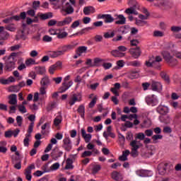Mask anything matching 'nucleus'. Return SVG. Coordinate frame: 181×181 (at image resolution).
<instances>
[{
	"label": "nucleus",
	"instance_id": "ea45409f",
	"mask_svg": "<svg viewBox=\"0 0 181 181\" xmlns=\"http://www.w3.org/2000/svg\"><path fill=\"white\" fill-rule=\"evenodd\" d=\"M153 60H154V57H150L148 60L146 61L145 66H146V67H153Z\"/></svg>",
	"mask_w": 181,
	"mask_h": 181
},
{
	"label": "nucleus",
	"instance_id": "5701e85b",
	"mask_svg": "<svg viewBox=\"0 0 181 181\" xmlns=\"http://www.w3.org/2000/svg\"><path fill=\"white\" fill-rule=\"evenodd\" d=\"M95 12V8L94 7L89 6L83 8L84 15L88 16L94 13Z\"/></svg>",
	"mask_w": 181,
	"mask_h": 181
},
{
	"label": "nucleus",
	"instance_id": "f03ea898",
	"mask_svg": "<svg viewBox=\"0 0 181 181\" xmlns=\"http://www.w3.org/2000/svg\"><path fill=\"white\" fill-rule=\"evenodd\" d=\"M62 8L61 9V13H62L64 16L74 13V8H73V6H71L70 3L69 2L66 3V0H62Z\"/></svg>",
	"mask_w": 181,
	"mask_h": 181
},
{
	"label": "nucleus",
	"instance_id": "49530a36",
	"mask_svg": "<svg viewBox=\"0 0 181 181\" xmlns=\"http://www.w3.org/2000/svg\"><path fill=\"white\" fill-rule=\"evenodd\" d=\"M31 134H25V137L23 140L24 146H29V141L30 139Z\"/></svg>",
	"mask_w": 181,
	"mask_h": 181
},
{
	"label": "nucleus",
	"instance_id": "9d476101",
	"mask_svg": "<svg viewBox=\"0 0 181 181\" xmlns=\"http://www.w3.org/2000/svg\"><path fill=\"white\" fill-rule=\"evenodd\" d=\"M62 156H63V151L59 148H54L51 152V157L54 160H57Z\"/></svg>",
	"mask_w": 181,
	"mask_h": 181
},
{
	"label": "nucleus",
	"instance_id": "37998d69",
	"mask_svg": "<svg viewBox=\"0 0 181 181\" xmlns=\"http://www.w3.org/2000/svg\"><path fill=\"white\" fill-rule=\"evenodd\" d=\"M101 170V165H95L93 166L92 169V172L93 175H95L96 173H98Z\"/></svg>",
	"mask_w": 181,
	"mask_h": 181
},
{
	"label": "nucleus",
	"instance_id": "b1692460",
	"mask_svg": "<svg viewBox=\"0 0 181 181\" xmlns=\"http://www.w3.org/2000/svg\"><path fill=\"white\" fill-rule=\"evenodd\" d=\"M111 177L115 181H122V175L117 171H113L112 173Z\"/></svg>",
	"mask_w": 181,
	"mask_h": 181
},
{
	"label": "nucleus",
	"instance_id": "4c0bfd02",
	"mask_svg": "<svg viewBox=\"0 0 181 181\" xmlns=\"http://www.w3.org/2000/svg\"><path fill=\"white\" fill-rule=\"evenodd\" d=\"M35 71L37 74H45L46 73V68L45 66H36Z\"/></svg>",
	"mask_w": 181,
	"mask_h": 181
},
{
	"label": "nucleus",
	"instance_id": "864d4df0",
	"mask_svg": "<svg viewBox=\"0 0 181 181\" xmlns=\"http://www.w3.org/2000/svg\"><path fill=\"white\" fill-rule=\"evenodd\" d=\"M18 111H20V112H22V114H26V112H28V110H26V107L23 105H18Z\"/></svg>",
	"mask_w": 181,
	"mask_h": 181
},
{
	"label": "nucleus",
	"instance_id": "cd10ccee",
	"mask_svg": "<svg viewBox=\"0 0 181 181\" xmlns=\"http://www.w3.org/2000/svg\"><path fill=\"white\" fill-rule=\"evenodd\" d=\"M62 50L61 52H63V54L67 52H70V50H73L74 49V45H64L61 47Z\"/></svg>",
	"mask_w": 181,
	"mask_h": 181
},
{
	"label": "nucleus",
	"instance_id": "1a4fd4ad",
	"mask_svg": "<svg viewBox=\"0 0 181 181\" xmlns=\"http://www.w3.org/2000/svg\"><path fill=\"white\" fill-rule=\"evenodd\" d=\"M71 22H73V18L68 16L64 18L62 21H58L57 26L59 28H62L63 26H69Z\"/></svg>",
	"mask_w": 181,
	"mask_h": 181
},
{
	"label": "nucleus",
	"instance_id": "f257e3e1",
	"mask_svg": "<svg viewBox=\"0 0 181 181\" xmlns=\"http://www.w3.org/2000/svg\"><path fill=\"white\" fill-rule=\"evenodd\" d=\"M16 53L12 52L9 57H4L3 60L5 62V66L8 71H12L16 67Z\"/></svg>",
	"mask_w": 181,
	"mask_h": 181
},
{
	"label": "nucleus",
	"instance_id": "393cba45",
	"mask_svg": "<svg viewBox=\"0 0 181 181\" xmlns=\"http://www.w3.org/2000/svg\"><path fill=\"white\" fill-rule=\"evenodd\" d=\"M168 5V1L165 0H154L153 6H158L160 8L162 6H166Z\"/></svg>",
	"mask_w": 181,
	"mask_h": 181
},
{
	"label": "nucleus",
	"instance_id": "2f4dec72",
	"mask_svg": "<svg viewBox=\"0 0 181 181\" xmlns=\"http://www.w3.org/2000/svg\"><path fill=\"white\" fill-rule=\"evenodd\" d=\"M103 18L105 23H112L114 22V17L111 14H105Z\"/></svg>",
	"mask_w": 181,
	"mask_h": 181
},
{
	"label": "nucleus",
	"instance_id": "423d86ee",
	"mask_svg": "<svg viewBox=\"0 0 181 181\" xmlns=\"http://www.w3.org/2000/svg\"><path fill=\"white\" fill-rule=\"evenodd\" d=\"M162 56L163 57L164 60H165L167 63H169L170 66H175V64H177V60L173 58V56L170 54V52L163 51L162 52Z\"/></svg>",
	"mask_w": 181,
	"mask_h": 181
},
{
	"label": "nucleus",
	"instance_id": "c9c22d12",
	"mask_svg": "<svg viewBox=\"0 0 181 181\" xmlns=\"http://www.w3.org/2000/svg\"><path fill=\"white\" fill-rule=\"evenodd\" d=\"M124 12L125 13H127V15H138V11H136L134 7L126 9Z\"/></svg>",
	"mask_w": 181,
	"mask_h": 181
},
{
	"label": "nucleus",
	"instance_id": "473e14b6",
	"mask_svg": "<svg viewBox=\"0 0 181 181\" xmlns=\"http://www.w3.org/2000/svg\"><path fill=\"white\" fill-rule=\"evenodd\" d=\"M127 77L131 80H134L139 77V74L137 71H129L127 73Z\"/></svg>",
	"mask_w": 181,
	"mask_h": 181
},
{
	"label": "nucleus",
	"instance_id": "5fc2aeb1",
	"mask_svg": "<svg viewBox=\"0 0 181 181\" xmlns=\"http://www.w3.org/2000/svg\"><path fill=\"white\" fill-rule=\"evenodd\" d=\"M160 76L162 78H163L166 81V83H170V79L169 78V76H168V74H166L165 72H162L160 74Z\"/></svg>",
	"mask_w": 181,
	"mask_h": 181
},
{
	"label": "nucleus",
	"instance_id": "c85d7f7f",
	"mask_svg": "<svg viewBox=\"0 0 181 181\" xmlns=\"http://www.w3.org/2000/svg\"><path fill=\"white\" fill-rule=\"evenodd\" d=\"M62 121H63V117H62V115L59 114L54 119V127H59V125L62 124Z\"/></svg>",
	"mask_w": 181,
	"mask_h": 181
},
{
	"label": "nucleus",
	"instance_id": "8fccbe9b",
	"mask_svg": "<svg viewBox=\"0 0 181 181\" xmlns=\"http://www.w3.org/2000/svg\"><path fill=\"white\" fill-rule=\"evenodd\" d=\"M139 139L140 141H144L145 139V134L140 132L136 134V140Z\"/></svg>",
	"mask_w": 181,
	"mask_h": 181
},
{
	"label": "nucleus",
	"instance_id": "a19ab883",
	"mask_svg": "<svg viewBox=\"0 0 181 181\" xmlns=\"http://www.w3.org/2000/svg\"><path fill=\"white\" fill-rule=\"evenodd\" d=\"M153 36H154V37H163L165 33L162 31L156 30L153 32Z\"/></svg>",
	"mask_w": 181,
	"mask_h": 181
},
{
	"label": "nucleus",
	"instance_id": "6e6552de",
	"mask_svg": "<svg viewBox=\"0 0 181 181\" xmlns=\"http://www.w3.org/2000/svg\"><path fill=\"white\" fill-rule=\"evenodd\" d=\"M83 98V95L81 93H74L71 95L70 100L69 101V105H74L76 103H80Z\"/></svg>",
	"mask_w": 181,
	"mask_h": 181
},
{
	"label": "nucleus",
	"instance_id": "2eb2a0df",
	"mask_svg": "<svg viewBox=\"0 0 181 181\" xmlns=\"http://www.w3.org/2000/svg\"><path fill=\"white\" fill-rule=\"evenodd\" d=\"M63 143V148L65 149V151H67L68 152L71 151L73 146L71 145V140H70V138L66 137L64 139Z\"/></svg>",
	"mask_w": 181,
	"mask_h": 181
},
{
	"label": "nucleus",
	"instance_id": "20e7f679",
	"mask_svg": "<svg viewBox=\"0 0 181 181\" xmlns=\"http://www.w3.org/2000/svg\"><path fill=\"white\" fill-rule=\"evenodd\" d=\"M131 148H132V151H131V155L134 158H136L138 156V149L142 146V143H141L139 141L135 139L132 140L130 144H129Z\"/></svg>",
	"mask_w": 181,
	"mask_h": 181
},
{
	"label": "nucleus",
	"instance_id": "052dcab7",
	"mask_svg": "<svg viewBox=\"0 0 181 181\" xmlns=\"http://www.w3.org/2000/svg\"><path fill=\"white\" fill-rule=\"evenodd\" d=\"M98 86H100V83H95L90 84V86H88V87L90 88V90L95 91Z\"/></svg>",
	"mask_w": 181,
	"mask_h": 181
},
{
	"label": "nucleus",
	"instance_id": "aec40b11",
	"mask_svg": "<svg viewBox=\"0 0 181 181\" xmlns=\"http://www.w3.org/2000/svg\"><path fill=\"white\" fill-rule=\"evenodd\" d=\"M127 23V18L124 15H118L116 18L115 24L116 25H125Z\"/></svg>",
	"mask_w": 181,
	"mask_h": 181
},
{
	"label": "nucleus",
	"instance_id": "bf43d9fd",
	"mask_svg": "<svg viewBox=\"0 0 181 181\" xmlns=\"http://www.w3.org/2000/svg\"><path fill=\"white\" fill-rule=\"evenodd\" d=\"M16 121L18 127H22V122H23V117L21 116H17Z\"/></svg>",
	"mask_w": 181,
	"mask_h": 181
},
{
	"label": "nucleus",
	"instance_id": "a878e982",
	"mask_svg": "<svg viewBox=\"0 0 181 181\" xmlns=\"http://www.w3.org/2000/svg\"><path fill=\"white\" fill-rule=\"evenodd\" d=\"M131 153V151L129 150H125L122 152V155L119 157V160H120L122 162H125V160H128V156Z\"/></svg>",
	"mask_w": 181,
	"mask_h": 181
},
{
	"label": "nucleus",
	"instance_id": "79ce46f5",
	"mask_svg": "<svg viewBox=\"0 0 181 181\" xmlns=\"http://www.w3.org/2000/svg\"><path fill=\"white\" fill-rule=\"evenodd\" d=\"M59 168H60L59 163H55L50 166V170H52V172H54L55 170H57Z\"/></svg>",
	"mask_w": 181,
	"mask_h": 181
},
{
	"label": "nucleus",
	"instance_id": "a18cd8bd",
	"mask_svg": "<svg viewBox=\"0 0 181 181\" xmlns=\"http://www.w3.org/2000/svg\"><path fill=\"white\" fill-rule=\"evenodd\" d=\"M65 169H73V161L71 159L68 158L66 160V165L65 166Z\"/></svg>",
	"mask_w": 181,
	"mask_h": 181
},
{
	"label": "nucleus",
	"instance_id": "de8ad7c7",
	"mask_svg": "<svg viewBox=\"0 0 181 181\" xmlns=\"http://www.w3.org/2000/svg\"><path fill=\"white\" fill-rule=\"evenodd\" d=\"M79 26H80V20H77L72 23L70 28L71 29H76V28H78Z\"/></svg>",
	"mask_w": 181,
	"mask_h": 181
},
{
	"label": "nucleus",
	"instance_id": "c756f323",
	"mask_svg": "<svg viewBox=\"0 0 181 181\" xmlns=\"http://www.w3.org/2000/svg\"><path fill=\"white\" fill-rule=\"evenodd\" d=\"M37 16L40 18V19H42V21H46V19H50V18H52V13H39L37 14Z\"/></svg>",
	"mask_w": 181,
	"mask_h": 181
},
{
	"label": "nucleus",
	"instance_id": "72a5a7b5",
	"mask_svg": "<svg viewBox=\"0 0 181 181\" xmlns=\"http://www.w3.org/2000/svg\"><path fill=\"white\" fill-rule=\"evenodd\" d=\"M83 53H87V47L81 46L76 49V54L78 56H81Z\"/></svg>",
	"mask_w": 181,
	"mask_h": 181
},
{
	"label": "nucleus",
	"instance_id": "bb28decb",
	"mask_svg": "<svg viewBox=\"0 0 181 181\" xmlns=\"http://www.w3.org/2000/svg\"><path fill=\"white\" fill-rule=\"evenodd\" d=\"M9 98V104L11 105H16L18 104V96L16 94H13L8 97Z\"/></svg>",
	"mask_w": 181,
	"mask_h": 181
},
{
	"label": "nucleus",
	"instance_id": "13d9d810",
	"mask_svg": "<svg viewBox=\"0 0 181 181\" xmlns=\"http://www.w3.org/2000/svg\"><path fill=\"white\" fill-rule=\"evenodd\" d=\"M151 120L149 119H146V120H144L143 124L141 125V127L143 128H149V127H151Z\"/></svg>",
	"mask_w": 181,
	"mask_h": 181
},
{
	"label": "nucleus",
	"instance_id": "f704fd0d",
	"mask_svg": "<svg viewBox=\"0 0 181 181\" xmlns=\"http://www.w3.org/2000/svg\"><path fill=\"white\" fill-rule=\"evenodd\" d=\"M49 84H50V79H49L48 76H45L41 80V86H42V87H47Z\"/></svg>",
	"mask_w": 181,
	"mask_h": 181
},
{
	"label": "nucleus",
	"instance_id": "9b49d317",
	"mask_svg": "<svg viewBox=\"0 0 181 181\" xmlns=\"http://www.w3.org/2000/svg\"><path fill=\"white\" fill-rule=\"evenodd\" d=\"M62 67H63V63L59 61L53 65H51L49 68L48 71L49 74H54V71H56V70H57L58 69H62Z\"/></svg>",
	"mask_w": 181,
	"mask_h": 181
},
{
	"label": "nucleus",
	"instance_id": "09e8293b",
	"mask_svg": "<svg viewBox=\"0 0 181 181\" xmlns=\"http://www.w3.org/2000/svg\"><path fill=\"white\" fill-rule=\"evenodd\" d=\"M97 95H95L93 98V100L90 101V103H89V108H93L94 107V105H95V104H97Z\"/></svg>",
	"mask_w": 181,
	"mask_h": 181
},
{
	"label": "nucleus",
	"instance_id": "58836bf2",
	"mask_svg": "<svg viewBox=\"0 0 181 181\" xmlns=\"http://www.w3.org/2000/svg\"><path fill=\"white\" fill-rule=\"evenodd\" d=\"M153 139V144H158V139H162L163 138V136L160 135V134H156V135H153L152 137Z\"/></svg>",
	"mask_w": 181,
	"mask_h": 181
},
{
	"label": "nucleus",
	"instance_id": "4be33fe9",
	"mask_svg": "<svg viewBox=\"0 0 181 181\" xmlns=\"http://www.w3.org/2000/svg\"><path fill=\"white\" fill-rule=\"evenodd\" d=\"M81 134L86 144H88L90 141H91L92 136L90 134H87V132H86V129H81Z\"/></svg>",
	"mask_w": 181,
	"mask_h": 181
},
{
	"label": "nucleus",
	"instance_id": "412c9836",
	"mask_svg": "<svg viewBox=\"0 0 181 181\" xmlns=\"http://www.w3.org/2000/svg\"><path fill=\"white\" fill-rule=\"evenodd\" d=\"M160 62H162V57H160V56L154 57V59H153V67H155V69H160Z\"/></svg>",
	"mask_w": 181,
	"mask_h": 181
},
{
	"label": "nucleus",
	"instance_id": "0e129e2a",
	"mask_svg": "<svg viewBox=\"0 0 181 181\" xmlns=\"http://www.w3.org/2000/svg\"><path fill=\"white\" fill-rule=\"evenodd\" d=\"M114 36H115V33H114V31L110 33H106L104 35V37H105V39H110V37H114Z\"/></svg>",
	"mask_w": 181,
	"mask_h": 181
},
{
	"label": "nucleus",
	"instance_id": "f3484780",
	"mask_svg": "<svg viewBox=\"0 0 181 181\" xmlns=\"http://www.w3.org/2000/svg\"><path fill=\"white\" fill-rule=\"evenodd\" d=\"M129 53L132 54V56L134 59H138L139 56H141V48L140 47H136V48H132L129 49Z\"/></svg>",
	"mask_w": 181,
	"mask_h": 181
},
{
	"label": "nucleus",
	"instance_id": "603ef678",
	"mask_svg": "<svg viewBox=\"0 0 181 181\" xmlns=\"http://www.w3.org/2000/svg\"><path fill=\"white\" fill-rule=\"evenodd\" d=\"M136 25H137V26H144V25H146V21H144V20H139L138 18H136Z\"/></svg>",
	"mask_w": 181,
	"mask_h": 181
},
{
	"label": "nucleus",
	"instance_id": "39448f33",
	"mask_svg": "<svg viewBox=\"0 0 181 181\" xmlns=\"http://www.w3.org/2000/svg\"><path fill=\"white\" fill-rule=\"evenodd\" d=\"M128 50V48L125 46H119L117 49H114L111 52L112 56L114 57H125V52Z\"/></svg>",
	"mask_w": 181,
	"mask_h": 181
},
{
	"label": "nucleus",
	"instance_id": "6e6d98bb",
	"mask_svg": "<svg viewBox=\"0 0 181 181\" xmlns=\"http://www.w3.org/2000/svg\"><path fill=\"white\" fill-rule=\"evenodd\" d=\"M180 30H181L180 26L173 25L171 27V32H173L174 33H177V32H180Z\"/></svg>",
	"mask_w": 181,
	"mask_h": 181
},
{
	"label": "nucleus",
	"instance_id": "4468645a",
	"mask_svg": "<svg viewBox=\"0 0 181 181\" xmlns=\"http://www.w3.org/2000/svg\"><path fill=\"white\" fill-rule=\"evenodd\" d=\"M169 107L163 105H160L157 107V112L160 114L161 115H166V114L169 113Z\"/></svg>",
	"mask_w": 181,
	"mask_h": 181
},
{
	"label": "nucleus",
	"instance_id": "680f3d73",
	"mask_svg": "<svg viewBox=\"0 0 181 181\" xmlns=\"http://www.w3.org/2000/svg\"><path fill=\"white\" fill-rule=\"evenodd\" d=\"M118 136H119V141L120 142V145L123 146L124 144H125V136L121 134V133L119 134Z\"/></svg>",
	"mask_w": 181,
	"mask_h": 181
},
{
	"label": "nucleus",
	"instance_id": "a211bd4d",
	"mask_svg": "<svg viewBox=\"0 0 181 181\" xmlns=\"http://www.w3.org/2000/svg\"><path fill=\"white\" fill-rule=\"evenodd\" d=\"M73 81H69V83L67 82H64L62 83V86L61 88H59V93H66L67 90H69V87H71L73 86Z\"/></svg>",
	"mask_w": 181,
	"mask_h": 181
},
{
	"label": "nucleus",
	"instance_id": "774afa93",
	"mask_svg": "<svg viewBox=\"0 0 181 181\" xmlns=\"http://www.w3.org/2000/svg\"><path fill=\"white\" fill-rule=\"evenodd\" d=\"M101 62H103V59H101L100 58H95L94 61H93V66H100V63H101Z\"/></svg>",
	"mask_w": 181,
	"mask_h": 181
},
{
	"label": "nucleus",
	"instance_id": "e2e57ef3",
	"mask_svg": "<svg viewBox=\"0 0 181 181\" xmlns=\"http://www.w3.org/2000/svg\"><path fill=\"white\" fill-rule=\"evenodd\" d=\"M67 35V32L58 33L57 37L58 39H64V37H66Z\"/></svg>",
	"mask_w": 181,
	"mask_h": 181
},
{
	"label": "nucleus",
	"instance_id": "3c124183",
	"mask_svg": "<svg viewBox=\"0 0 181 181\" xmlns=\"http://www.w3.org/2000/svg\"><path fill=\"white\" fill-rule=\"evenodd\" d=\"M6 30H8L9 32H15L16 30V27H15L14 24L8 25L6 27Z\"/></svg>",
	"mask_w": 181,
	"mask_h": 181
},
{
	"label": "nucleus",
	"instance_id": "f8f14e48",
	"mask_svg": "<svg viewBox=\"0 0 181 181\" xmlns=\"http://www.w3.org/2000/svg\"><path fill=\"white\" fill-rule=\"evenodd\" d=\"M137 176L140 177H151L153 175L152 171L148 170H140L136 171Z\"/></svg>",
	"mask_w": 181,
	"mask_h": 181
},
{
	"label": "nucleus",
	"instance_id": "6ab92c4d",
	"mask_svg": "<svg viewBox=\"0 0 181 181\" xmlns=\"http://www.w3.org/2000/svg\"><path fill=\"white\" fill-rule=\"evenodd\" d=\"M151 90L157 93H160V91H162V83H160V82H153L151 84Z\"/></svg>",
	"mask_w": 181,
	"mask_h": 181
},
{
	"label": "nucleus",
	"instance_id": "ddd939ff",
	"mask_svg": "<svg viewBox=\"0 0 181 181\" xmlns=\"http://www.w3.org/2000/svg\"><path fill=\"white\" fill-rule=\"evenodd\" d=\"M35 164H31L30 166H28L25 169V172L24 175H25L27 180H28V181L32 180V170H33V169H35Z\"/></svg>",
	"mask_w": 181,
	"mask_h": 181
},
{
	"label": "nucleus",
	"instance_id": "0eeeda50",
	"mask_svg": "<svg viewBox=\"0 0 181 181\" xmlns=\"http://www.w3.org/2000/svg\"><path fill=\"white\" fill-rule=\"evenodd\" d=\"M146 102L148 105H151V107H155L159 104V100H158V97L155 95H148L146 98Z\"/></svg>",
	"mask_w": 181,
	"mask_h": 181
},
{
	"label": "nucleus",
	"instance_id": "7c9ffc66",
	"mask_svg": "<svg viewBox=\"0 0 181 181\" xmlns=\"http://www.w3.org/2000/svg\"><path fill=\"white\" fill-rule=\"evenodd\" d=\"M49 54L52 58L59 57V56L63 55V52L59 51H49Z\"/></svg>",
	"mask_w": 181,
	"mask_h": 181
},
{
	"label": "nucleus",
	"instance_id": "7ed1b4c3",
	"mask_svg": "<svg viewBox=\"0 0 181 181\" xmlns=\"http://www.w3.org/2000/svg\"><path fill=\"white\" fill-rule=\"evenodd\" d=\"M47 98V91L46 90V87L42 86L40 88V93H35L33 97L34 103H37V101H43V100Z\"/></svg>",
	"mask_w": 181,
	"mask_h": 181
},
{
	"label": "nucleus",
	"instance_id": "dca6fc26",
	"mask_svg": "<svg viewBox=\"0 0 181 181\" xmlns=\"http://www.w3.org/2000/svg\"><path fill=\"white\" fill-rule=\"evenodd\" d=\"M9 33L5 31V27L0 26V40H8Z\"/></svg>",
	"mask_w": 181,
	"mask_h": 181
},
{
	"label": "nucleus",
	"instance_id": "69168bd1",
	"mask_svg": "<svg viewBox=\"0 0 181 181\" xmlns=\"http://www.w3.org/2000/svg\"><path fill=\"white\" fill-rule=\"evenodd\" d=\"M8 90L9 93H18L19 91L18 86H10Z\"/></svg>",
	"mask_w": 181,
	"mask_h": 181
},
{
	"label": "nucleus",
	"instance_id": "338daca9",
	"mask_svg": "<svg viewBox=\"0 0 181 181\" xmlns=\"http://www.w3.org/2000/svg\"><path fill=\"white\" fill-rule=\"evenodd\" d=\"M117 66L118 69H122L125 66V62L124 60H119L117 62Z\"/></svg>",
	"mask_w": 181,
	"mask_h": 181
},
{
	"label": "nucleus",
	"instance_id": "4d7b16f0",
	"mask_svg": "<svg viewBox=\"0 0 181 181\" xmlns=\"http://www.w3.org/2000/svg\"><path fill=\"white\" fill-rule=\"evenodd\" d=\"M25 64H26L27 66H32V65H33V64H36V61H35V59L30 58V59H27V60L25 61Z\"/></svg>",
	"mask_w": 181,
	"mask_h": 181
},
{
	"label": "nucleus",
	"instance_id": "e433bc0d",
	"mask_svg": "<svg viewBox=\"0 0 181 181\" xmlns=\"http://www.w3.org/2000/svg\"><path fill=\"white\" fill-rule=\"evenodd\" d=\"M78 112L80 114L81 118H84V114H86V107L81 105L78 108Z\"/></svg>",
	"mask_w": 181,
	"mask_h": 181
},
{
	"label": "nucleus",
	"instance_id": "c03bdc74",
	"mask_svg": "<svg viewBox=\"0 0 181 181\" xmlns=\"http://www.w3.org/2000/svg\"><path fill=\"white\" fill-rule=\"evenodd\" d=\"M47 128H50V123L47 122L45 123L42 127H41V133L45 135V134H46V132L45 131V129H47Z\"/></svg>",
	"mask_w": 181,
	"mask_h": 181
}]
</instances>
